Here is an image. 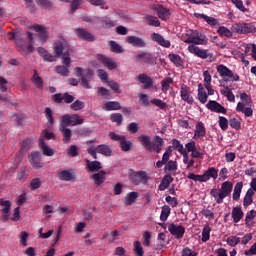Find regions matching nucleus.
<instances>
[{
    "mask_svg": "<svg viewBox=\"0 0 256 256\" xmlns=\"http://www.w3.org/2000/svg\"><path fill=\"white\" fill-rule=\"evenodd\" d=\"M167 235L165 233H159L157 237V244H156V251H161V249H164L166 243Z\"/></svg>",
    "mask_w": 256,
    "mask_h": 256,
    "instance_id": "4c0bfd02",
    "label": "nucleus"
},
{
    "mask_svg": "<svg viewBox=\"0 0 256 256\" xmlns=\"http://www.w3.org/2000/svg\"><path fill=\"white\" fill-rule=\"evenodd\" d=\"M205 135H207V128H205V124H203L201 121L197 122L193 139H203Z\"/></svg>",
    "mask_w": 256,
    "mask_h": 256,
    "instance_id": "6ab92c4d",
    "label": "nucleus"
},
{
    "mask_svg": "<svg viewBox=\"0 0 256 256\" xmlns=\"http://www.w3.org/2000/svg\"><path fill=\"white\" fill-rule=\"evenodd\" d=\"M218 33L222 37H227L228 39H231V37H233V30H229V28H227L225 26H220L218 28Z\"/></svg>",
    "mask_w": 256,
    "mask_h": 256,
    "instance_id": "09e8293b",
    "label": "nucleus"
},
{
    "mask_svg": "<svg viewBox=\"0 0 256 256\" xmlns=\"http://www.w3.org/2000/svg\"><path fill=\"white\" fill-rule=\"evenodd\" d=\"M172 153H173V150L171 149V147L166 148V151L162 156V160H159L156 162V167L158 169H161L163 165H167V163L169 162V159L171 158Z\"/></svg>",
    "mask_w": 256,
    "mask_h": 256,
    "instance_id": "393cba45",
    "label": "nucleus"
},
{
    "mask_svg": "<svg viewBox=\"0 0 256 256\" xmlns=\"http://www.w3.org/2000/svg\"><path fill=\"white\" fill-rule=\"evenodd\" d=\"M130 181H132L134 185H140V183L145 185L147 181H149V176L145 171L133 172L130 174Z\"/></svg>",
    "mask_w": 256,
    "mask_h": 256,
    "instance_id": "f8f14e48",
    "label": "nucleus"
},
{
    "mask_svg": "<svg viewBox=\"0 0 256 256\" xmlns=\"http://www.w3.org/2000/svg\"><path fill=\"white\" fill-rule=\"evenodd\" d=\"M232 191L233 183L231 181H225L224 183L221 184L220 189H211L210 195L211 197H214V200L218 205H221V203H223V200L231 195Z\"/></svg>",
    "mask_w": 256,
    "mask_h": 256,
    "instance_id": "7ed1b4c3",
    "label": "nucleus"
},
{
    "mask_svg": "<svg viewBox=\"0 0 256 256\" xmlns=\"http://www.w3.org/2000/svg\"><path fill=\"white\" fill-rule=\"evenodd\" d=\"M53 100L55 101V103H62V101H64V103H73V101H75V97L67 93L55 94L53 96Z\"/></svg>",
    "mask_w": 256,
    "mask_h": 256,
    "instance_id": "b1692460",
    "label": "nucleus"
},
{
    "mask_svg": "<svg viewBox=\"0 0 256 256\" xmlns=\"http://www.w3.org/2000/svg\"><path fill=\"white\" fill-rule=\"evenodd\" d=\"M139 143L146 149V151H153L155 147L153 146V142H151V137L142 134L138 137Z\"/></svg>",
    "mask_w": 256,
    "mask_h": 256,
    "instance_id": "412c9836",
    "label": "nucleus"
},
{
    "mask_svg": "<svg viewBox=\"0 0 256 256\" xmlns=\"http://www.w3.org/2000/svg\"><path fill=\"white\" fill-rule=\"evenodd\" d=\"M154 11L156 12L159 19H162V21H167L171 17V11L161 4H157L154 7Z\"/></svg>",
    "mask_w": 256,
    "mask_h": 256,
    "instance_id": "dca6fc26",
    "label": "nucleus"
},
{
    "mask_svg": "<svg viewBox=\"0 0 256 256\" xmlns=\"http://www.w3.org/2000/svg\"><path fill=\"white\" fill-rule=\"evenodd\" d=\"M36 3L42 7V9H51L53 7V3L49 0H36Z\"/></svg>",
    "mask_w": 256,
    "mask_h": 256,
    "instance_id": "e2e57ef3",
    "label": "nucleus"
},
{
    "mask_svg": "<svg viewBox=\"0 0 256 256\" xmlns=\"http://www.w3.org/2000/svg\"><path fill=\"white\" fill-rule=\"evenodd\" d=\"M92 179L97 187H99V185H103V183H105V171L93 174Z\"/></svg>",
    "mask_w": 256,
    "mask_h": 256,
    "instance_id": "e433bc0d",
    "label": "nucleus"
},
{
    "mask_svg": "<svg viewBox=\"0 0 256 256\" xmlns=\"http://www.w3.org/2000/svg\"><path fill=\"white\" fill-rule=\"evenodd\" d=\"M70 109L72 111H81V109H85V102L76 100L70 105Z\"/></svg>",
    "mask_w": 256,
    "mask_h": 256,
    "instance_id": "864d4df0",
    "label": "nucleus"
},
{
    "mask_svg": "<svg viewBox=\"0 0 256 256\" xmlns=\"http://www.w3.org/2000/svg\"><path fill=\"white\" fill-rule=\"evenodd\" d=\"M125 41L129 45H132V47L143 48L146 45L145 40H143L142 38L137 37V36H127L125 38Z\"/></svg>",
    "mask_w": 256,
    "mask_h": 256,
    "instance_id": "aec40b11",
    "label": "nucleus"
},
{
    "mask_svg": "<svg viewBox=\"0 0 256 256\" xmlns=\"http://www.w3.org/2000/svg\"><path fill=\"white\" fill-rule=\"evenodd\" d=\"M28 159H29L30 165H32L34 169H41V167H43V164L41 163L40 152H32L29 155Z\"/></svg>",
    "mask_w": 256,
    "mask_h": 256,
    "instance_id": "a211bd4d",
    "label": "nucleus"
},
{
    "mask_svg": "<svg viewBox=\"0 0 256 256\" xmlns=\"http://www.w3.org/2000/svg\"><path fill=\"white\" fill-rule=\"evenodd\" d=\"M216 71L223 79H230V81H239V75L235 74L233 71H231L227 66L223 64H219L216 67Z\"/></svg>",
    "mask_w": 256,
    "mask_h": 256,
    "instance_id": "9d476101",
    "label": "nucleus"
},
{
    "mask_svg": "<svg viewBox=\"0 0 256 256\" xmlns=\"http://www.w3.org/2000/svg\"><path fill=\"white\" fill-rule=\"evenodd\" d=\"M169 59L176 67H181L183 65V59L179 54H169Z\"/></svg>",
    "mask_w": 256,
    "mask_h": 256,
    "instance_id": "8fccbe9b",
    "label": "nucleus"
},
{
    "mask_svg": "<svg viewBox=\"0 0 256 256\" xmlns=\"http://www.w3.org/2000/svg\"><path fill=\"white\" fill-rule=\"evenodd\" d=\"M85 119H83L79 114H66L60 118L61 127H76V125H83Z\"/></svg>",
    "mask_w": 256,
    "mask_h": 256,
    "instance_id": "0eeeda50",
    "label": "nucleus"
},
{
    "mask_svg": "<svg viewBox=\"0 0 256 256\" xmlns=\"http://www.w3.org/2000/svg\"><path fill=\"white\" fill-rule=\"evenodd\" d=\"M194 15L198 19H204V21H206V23H208V25H211L212 27H214L215 25H218V23H219V21H217V19H215L211 16H207L205 14L195 13Z\"/></svg>",
    "mask_w": 256,
    "mask_h": 256,
    "instance_id": "f704fd0d",
    "label": "nucleus"
},
{
    "mask_svg": "<svg viewBox=\"0 0 256 256\" xmlns=\"http://www.w3.org/2000/svg\"><path fill=\"white\" fill-rule=\"evenodd\" d=\"M150 103L152 105H155V107H158L159 109H168V107H169V105H167V103H165V102H163V100L157 99V98L151 99Z\"/></svg>",
    "mask_w": 256,
    "mask_h": 256,
    "instance_id": "603ef678",
    "label": "nucleus"
},
{
    "mask_svg": "<svg viewBox=\"0 0 256 256\" xmlns=\"http://www.w3.org/2000/svg\"><path fill=\"white\" fill-rule=\"evenodd\" d=\"M75 77H81V85L84 89H91V84L89 81L95 77V72L90 68L83 69L81 67H76L73 70Z\"/></svg>",
    "mask_w": 256,
    "mask_h": 256,
    "instance_id": "20e7f679",
    "label": "nucleus"
},
{
    "mask_svg": "<svg viewBox=\"0 0 256 256\" xmlns=\"http://www.w3.org/2000/svg\"><path fill=\"white\" fill-rule=\"evenodd\" d=\"M151 37L152 40L156 41V43H158V45H161V47H171V42L169 40H166L163 36H161V34L153 33Z\"/></svg>",
    "mask_w": 256,
    "mask_h": 256,
    "instance_id": "cd10ccee",
    "label": "nucleus"
},
{
    "mask_svg": "<svg viewBox=\"0 0 256 256\" xmlns=\"http://www.w3.org/2000/svg\"><path fill=\"white\" fill-rule=\"evenodd\" d=\"M168 231L175 237V239H183L185 235V227L177 224H170L168 226Z\"/></svg>",
    "mask_w": 256,
    "mask_h": 256,
    "instance_id": "2eb2a0df",
    "label": "nucleus"
},
{
    "mask_svg": "<svg viewBox=\"0 0 256 256\" xmlns=\"http://www.w3.org/2000/svg\"><path fill=\"white\" fill-rule=\"evenodd\" d=\"M102 109L104 111H118V109H121V104H119V102H107L106 104H104L102 106Z\"/></svg>",
    "mask_w": 256,
    "mask_h": 256,
    "instance_id": "58836bf2",
    "label": "nucleus"
},
{
    "mask_svg": "<svg viewBox=\"0 0 256 256\" xmlns=\"http://www.w3.org/2000/svg\"><path fill=\"white\" fill-rule=\"evenodd\" d=\"M203 77H204V87H209L211 85V81H212V78H211V74L209 73V71H204L203 72Z\"/></svg>",
    "mask_w": 256,
    "mask_h": 256,
    "instance_id": "338daca9",
    "label": "nucleus"
},
{
    "mask_svg": "<svg viewBox=\"0 0 256 256\" xmlns=\"http://www.w3.org/2000/svg\"><path fill=\"white\" fill-rule=\"evenodd\" d=\"M173 85V78H166L162 81V91H169V87Z\"/></svg>",
    "mask_w": 256,
    "mask_h": 256,
    "instance_id": "0e129e2a",
    "label": "nucleus"
},
{
    "mask_svg": "<svg viewBox=\"0 0 256 256\" xmlns=\"http://www.w3.org/2000/svg\"><path fill=\"white\" fill-rule=\"evenodd\" d=\"M241 191H243V182H238L234 187V192L232 199L234 201H239V198L241 197Z\"/></svg>",
    "mask_w": 256,
    "mask_h": 256,
    "instance_id": "79ce46f5",
    "label": "nucleus"
},
{
    "mask_svg": "<svg viewBox=\"0 0 256 256\" xmlns=\"http://www.w3.org/2000/svg\"><path fill=\"white\" fill-rule=\"evenodd\" d=\"M89 155H92L93 159H97V153L105 155L106 157H111V148L105 144L99 145L97 148L89 147Z\"/></svg>",
    "mask_w": 256,
    "mask_h": 256,
    "instance_id": "9b49d317",
    "label": "nucleus"
},
{
    "mask_svg": "<svg viewBox=\"0 0 256 256\" xmlns=\"http://www.w3.org/2000/svg\"><path fill=\"white\" fill-rule=\"evenodd\" d=\"M142 243L144 247H149V245H151V233L149 231L143 233Z\"/></svg>",
    "mask_w": 256,
    "mask_h": 256,
    "instance_id": "680f3d73",
    "label": "nucleus"
},
{
    "mask_svg": "<svg viewBox=\"0 0 256 256\" xmlns=\"http://www.w3.org/2000/svg\"><path fill=\"white\" fill-rule=\"evenodd\" d=\"M58 179L60 181H73L75 179V172L73 170H62L58 172Z\"/></svg>",
    "mask_w": 256,
    "mask_h": 256,
    "instance_id": "bb28decb",
    "label": "nucleus"
},
{
    "mask_svg": "<svg viewBox=\"0 0 256 256\" xmlns=\"http://www.w3.org/2000/svg\"><path fill=\"white\" fill-rule=\"evenodd\" d=\"M114 255L116 256H129L127 254V250L123 247H116L115 250H114Z\"/></svg>",
    "mask_w": 256,
    "mask_h": 256,
    "instance_id": "774afa93",
    "label": "nucleus"
},
{
    "mask_svg": "<svg viewBox=\"0 0 256 256\" xmlns=\"http://www.w3.org/2000/svg\"><path fill=\"white\" fill-rule=\"evenodd\" d=\"M178 169L177 161L175 160H170L168 163H166L164 167L165 173L168 175H176Z\"/></svg>",
    "mask_w": 256,
    "mask_h": 256,
    "instance_id": "c756f323",
    "label": "nucleus"
},
{
    "mask_svg": "<svg viewBox=\"0 0 256 256\" xmlns=\"http://www.w3.org/2000/svg\"><path fill=\"white\" fill-rule=\"evenodd\" d=\"M37 51L39 55L43 57L44 61H49V62L57 61V54L52 55L49 52H47L45 48H37Z\"/></svg>",
    "mask_w": 256,
    "mask_h": 256,
    "instance_id": "7c9ffc66",
    "label": "nucleus"
},
{
    "mask_svg": "<svg viewBox=\"0 0 256 256\" xmlns=\"http://www.w3.org/2000/svg\"><path fill=\"white\" fill-rule=\"evenodd\" d=\"M39 147L43 155H45L46 157H53L55 155V150L45 144V141L43 139H39Z\"/></svg>",
    "mask_w": 256,
    "mask_h": 256,
    "instance_id": "a878e982",
    "label": "nucleus"
},
{
    "mask_svg": "<svg viewBox=\"0 0 256 256\" xmlns=\"http://www.w3.org/2000/svg\"><path fill=\"white\" fill-rule=\"evenodd\" d=\"M184 43H187L188 51L195 57H199L200 59H208L211 57L209 54V50L201 49L197 45H207L209 40H207V36L205 34L200 33L197 30H190L187 32V39L184 40Z\"/></svg>",
    "mask_w": 256,
    "mask_h": 256,
    "instance_id": "f257e3e1",
    "label": "nucleus"
},
{
    "mask_svg": "<svg viewBox=\"0 0 256 256\" xmlns=\"http://www.w3.org/2000/svg\"><path fill=\"white\" fill-rule=\"evenodd\" d=\"M87 162V167L90 169V171H99V169H103V166H101V162L99 161H89L86 160Z\"/></svg>",
    "mask_w": 256,
    "mask_h": 256,
    "instance_id": "3c124183",
    "label": "nucleus"
},
{
    "mask_svg": "<svg viewBox=\"0 0 256 256\" xmlns=\"http://www.w3.org/2000/svg\"><path fill=\"white\" fill-rule=\"evenodd\" d=\"M153 145V151H155L156 153H161V150L163 149V138H161L160 136H155L152 142Z\"/></svg>",
    "mask_w": 256,
    "mask_h": 256,
    "instance_id": "72a5a7b5",
    "label": "nucleus"
},
{
    "mask_svg": "<svg viewBox=\"0 0 256 256\" xmlns=\"http://www.w3.org/2000/svg\"><path fill=\"white\" fill-rule=\"evenodd\" d=\"M139 199V193L138 192H130L127 193L124 197L123 204L126 206H131L133 203H135Z\"/></svg>",
    "mask_w": 256,
    "mask_h": 256,
    "instance_id": "c85d7f7f",
    "label": "nucleus"
},
{
    "mask_svg": "<svg viewBox=\"0 0 256 256\" xmlns=\"http://www.w3.org/2000/svg\"><path fill=\"white\" fill-rule=\"evenodd\" d=\"M169 215H171V207L164 205L162 206L161 214H160V221L165 223L167 219H169Z\"/></svg>",
    "mask_w": 256,
    "mask_h": 256,
    "instance_id": "37998d69",
    "label": "nucleus"
},
{
    "mask_svg": "<svg viewBox=\"0 0 256 256\" xmlns=\"http://www.w3.org/2000/svg\"><path fill=\"white\" fill-rule=\"evenodd\" d=\"M232 218L234 219V223H239V221L243 219V210H241L239 207L233 208Z\"/></svg>",
    "mask_w": 256,
    "mask_h": 256,
    "instance_id": "c03bdc74",
    "label": "nucleus"
},
{
    "mask_svg": "<svg viewBox=\"0 0 256 256\" xmlns=\"http://www.w3.org/2000/svg\"><path fill=\"white\" fill-rule=\"evenodd\" d=\"M96 61L101 63L103 66L106 67V69H109V71H113L119 67V62L115 60L114 58L105 56L103 54L96 55Z\"/></svg>",
    "mask_w": 256,
    "mask_h": 256,
    "instance_id": "1a4fd4ad",
    "label": "nucleus"
},
{
    "mask_svg": "<svg viewBox=\"0 0 256 256\" xmlns=\"http://www.w3.org/2000/svg\"><path fill=\"white\" fill-rule=\"evenodd\" d=\"M242 47L244 48V53L247 55V53L251 52L253 59H255V61H256V45L255 44H244Z\"/></svg>",
    "mask_w": 256,
    "mask_h": 256,
    "instance_id": "49530a36",
    "label": "nucleus"
},
{
    "mask_svg": "<svg viewBox=\"0 0 256 256\" xmlns=\"http://www.w3.org/2000/svg\"><path fill=\"white\" fill-rule=\"evenodd\" d=\"M231 31L238 35H247L249 33H256V28L253 24L247 22H236L232 25Z\"/></svg>",
    "mask_w": 256,
    "mask_h": 256,
    "instance_id": "6e6552de",
    "label": "nucleus"
},
{
    "mask_svg": "<svg viewBox=\"0 0 256 256\" xmlns=\"http://www.w3.org/2000/svg\"><path fill=\"white\" fill-rule=\"evenodd\" d=\"M77 37L84 39V41H95V36L83 28L75 30Z\"/></svg>",
    "mask_w": 256,
    "mask_h": 256,
    "instance_id": "5701e85b",
    "label": "nucleus"
},
{
    "mask_svg": "<svg viewBox=\"0 0 256 256\" xmlns=\"http://www.w3.org/2000/svg\"><path fill=\"white\" fill-rule=\"evenodd\" d=\"M171 183H173V177H171V175H166L163 179L161 184L159 185V189L160 191H165V189H167Z\"/></svg>",
    "mask_w": 256,
    "mask_h": 256,
    "instance_id": "a19ab883",
    "label": "nucleus"
},
{
    "mask_svg": "<svg viewBox=\"0 0 256 256\" xmlns=\"http://www.w3.org/2000/svg\"><path fill=\"white\" fill-rule=\"evenodd\" d=\"M136 59H143L144 63H151L153 61V56L149 53H141L136 56Z\"/></svg>",
    "mask_w": 256,
    "mask_h": 256,
    "instance_id": "bf43d9fd",
    "label": "nucleus"
},
{
    "mask_svg": "<svg viewBox=\"0 0 256 256\" xmlns=\"http://www.w3.org/2000/svg\"><path fill=\"white\" fill-rule=\"evenodd\" d=\"M24 120H25V116H23V114H21V113L13 114L10 117V123L12 125H16V126L17 125H22Z\"/></svg>",
    "mask_w": 256,
    "mask_h": 256,
    "instance_id": "ea45409f",
    "label": "nucleus"
},
{
    "mask_svg": "<svg viewBox=\"0 0 256 256\" xmlns=\"http://www.w3.org/2000/svg\"><path fill=\"white\" fill-rule=\"evenodd\" d=\"M32 31H35L38 33V41L43 44L47 42V39H49V32L47 31V28H45L42 25L36 24L31 26Z\"/></svg>",
    "mask_w": 256,
    "mask_h": 256,
    "instance_id": "ddd939ff",
    "label": "nucleus"
},
{
    "mask_svg": "<svg viewBox=\"0 0 256 256\" xmlns=\"http://www.w3.org/2000/svg\"><path fill=\"white\" fill-rule=\"evenodd\" d=\"M97 75L104 83H107V81L109 80V74L103 69L97 70Z\"/></svg>",
    "mask_w": 256,
    "mask_h": 256,
    "instance_id": "69168bd1",
    "label": "nucleus"
},
{
    "mask_svg": "<svg viewBox=\"0 0 256 256\" xmlns=\"http://www.w3.org/2000/svg\"><path fill=\"white\" fill-rule=\"evenodd\" d=\"M120 147L122 151H131L132 143L131 141L127 140V138L124 137L120 142Z\"/></svg>",
    "mask_w": 256,
    "mask_h": 256,
    "instance_id": "4d7b16f0",
    "label": "nucleus"
},
{
    "mask_svg": "<svg viewBox=\"0 0 256 256\" xmlns=\"http://www.w3.org/2000/svg\"><path fill=\"white\" fill-rule=\"evenodd\" d=\"M53 51L56 57H61L65 66H57L55 72L62 77L69 76V68L71 67V56L69 55V44L64 38H57L53 43Z\"/></svg>",
    "mask_w": 256,
    "mask_h": 256,
    "instance_id": "f03ea898",
    "label": "nucleus"
},
{
    "mask_svg": "<svg viewBox=\"0 0 256 256\" xmlns=\"http://www.w3.org/2000/svg\"><path fill=\"white\" fill-rule=\"evenodd\" d=\"M240 242L241 239L237 236H230L227 238V245H229L230 247H235L239 245Z\"/></svg>",
    "mask_w": 256,
    "mask_h": 256,
    "instance_id": "052dcab7",
    "label": "nucleus"
},
{
    "mask_svg": "<svg viewBox=\"0 0 256 256\" xmlns=\"http://www.w3.org/2000/svg\"><path fill=\"white\" fill-rule=\"evenodd\" d=\"M198 99L203 105H205V103H207V99H209V96L207 95V92H205L203 84L198 85Z\"/></svg>",
    "mask_w": 256,
    "mask_h": 256,
    "instance_id": "c9c22d12",
    "label": "nucleus"
},
{
    "mask_svg": "<svg viewBox=\"0 0 256 256\" xmlns=\"http://www.w3.org/2000/svg\"><path fill=\"white\" fill-rule=\"evenodd\" d=\"M217 177H219V172H217V169L214 167L206 170L203 175H197L194 173L188 174V179H191L192 181H198L199 183H206V181H209V179H217Z\"/></svg>",
    "mask_w": 256,
    "mask_h": 256,
    "instance_id": "423d86ee",
    "label": "nucleus"
},
{
    "mask_svg": "<svg viewBox=\"0 0 256 256\" xmlns=\"http://www.w3.org/2000/svg\"><path fill=\"white\" fill-rule=\"evenodd\" d=\"M207 109H209L210 111H213L214 113H223L225 115V113H227V109H225V107H223V105L219 104L217 101H209L206 104Z\"/></svg>",
    "mask_w": 256,
    "mask_h": 256,
    "instance_id": "4be33fe9",
    "label": "nucleus"
},
{
    "mask_svg": "<svg viewBox=\"0 0 256 256\" xmlns=\"http://www.w3.org/2000/svg\"><path fill=\"white\" fill-rule=\"evenodd\" d=\"M59 129L63 136V142L71 143V137L73 136V131H71V129L67 128V126H61V125H60Z\"/></svg>",
    "mask_w": 256,
    "mask_h": 256,
    "instance_id": "2f4dec72",
    "label": "nucleus"
},
{
    "mask_svg": "<svg viewBox=\"0 0 256 256\" xmlns=\"http://www.w3.org/2000/svg\"><path fill=\"white\" fill-rule=\"evenodd\" d=\"M180 95L182 101H185L189 105H193V96H191V88L185 84H182L180 88Z\"/></svg>",
    "mask_w": 256,
    "mask_h": 256,
    "instance_id": "f3484780",
    "label": "nucleus"
},
{
    "mask_svg": "<svg viewBox=\"0 0 256 256\" xmlns=\"http://www.w3.org/2000/svg\"><path fill=\"white\" fill-rule=\"evenodd\" d=\"M0 207H2L1 221H9V217H11V202L8 200L0 199Z\"/></svg>",
    "mask_w": 256,
    "mask_h": 256,
    "instance_id": "4468645a",
    "label": "nucleus"
},
{
    "mask_svg": "<svg viewBox=\"0 0 256 256\" xmlns=\"http://www.w3.org/2000/svg\"><path fill=\"white\" fill-rule=\"evenodd\" d=\"M218 123L222 131H227V129H229V120H227V118L220 116Z\"/></svg>",
    "mask_w": 256,
    "mask_h": 256,
    "instance_id": "13d9d810",
    "label": "nucleus"
},
{
    "mask_svg": "<svg viewBox=\"0 0 256 256\" xmlns=\"http://www.w3.org/2000/svg\"><path fill=\"white\" fill-rule=\"evenodd\" d=\"M133 245H134V249H133L134 255L143 256L144 252H143V246H141V242L135 241Z\"/></svg>",
    "mask_w": 256,
    "mask_h": 256,
    "instance_id": "6e6d98bb",
    "label": "nucleus"
},
{
    "mask_svg": "<svg viewBox=\"0 0 256 256\" xmlns=\"http://www.w3.org/2000/svg\"><path fill=\"white\" fill-rule=\"evenodd\" d=\"M146 21H147L148 25H150L152 27H159L161 25V22L155 16H146Z\"/></svg>",
    "mask_w": 256,
    "mask_h": 256,
    "instance_id": "5fc2aeb1",
    "label": "nucleus"
},
{
    "mask_svg": "<svg viewBox=\"0 0 256 256\" xmlns=\"http://www.w3.org/2000/svg\"><path fill=\"white\" fill-rule=\"evenodd\" d=\"M108 45L110 46L112 53H123L125 51L116 41L111 40L108 42Z\"/></svg>",
    "mask_w": 256,
    "mask_h": 256,
    "instance_id": "a18cd8bd",
    "label": "nucleus"
},
{
    "mask_svg": "<svg viewBox=\"0 0 256 256\" xmlns=\"http://www.w3.org/2000/svg\"><path fill=\"white\" fill-rule=\"evenodd\" d=\"M240 99L242 102H238L236 111H238V113H243L245 117H251L253 115V108L250 106L251 103H253L251 96L243 92L240 94Z\"/></svg>",
    "mask_w": 256,
    "mask_h": 256,
    "instance_id": "39448f33",
    "label": "nucleus"
},
{
    "mask_svg": "<svg viewBox=\"0 0 256 256\" xmlns=\"http://www.w3.org/2000/svg\"><path fill=\"white\" fill-rule=\"evenodd\" d=\"M211 239V226L205 225L202 230V241L207 243Z\"/></svg>",
    "mask_w": 256,
    "mask_h": 256,
    "instance_id": "de8ad7c7",
    "label": "nucleus"
},
{
    "mask_svg": "<svg viewBox=\"0 0 256 256\" xmlns=\"http://www.w3.org/2000/svg\"><path fill=\"white\" fill-rule=\"evenodd\" d=\"M138 81L144 85V89H150V87H153V80L147 76V74H140L138 76Z\"/></svg>",
    "mask_w": 256,
    "mask_h": 256,
    "instance_id": "473e14b6",
    "label": "nucleus"
}]
</instances>
